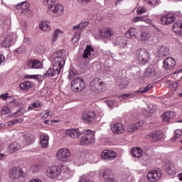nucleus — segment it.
I'll return each instance as SVG.
<instances>
[{"label":"nucleus","instance_id":"26","mask_svg":"<svg viewBox=\"0 0 182 182\" xmlns=\"http://www.w3.org/2000/svg\"><path fill=\"white\" fill-rule=\"evenodd\" d=\"M158 54L159 56H168L170 55V49L164 46H161L158 50Z\"/></svg>","mask_w":182,"mask_h":182},{"label":"nucleus","instance_id":"8","mask_svg":"<svg viewBox=\"0 0 182 182\" xmlns=\"http://www.w3.org/2000/svg\"><path fill=\"white\" fill-rule=\"evenodd\" d=\"M136 59H138L139 63L144 65L150 60V54L146 49H139L136 51Z\"/></svg>","mask_w":182,"mask_h":182},{"label":"nucleus","instance_id":"5","mask_svg":"<svg viewBox=\"0 0 182 182\" xmlns=\"http://www.w3.org/2000/svg\"><path fill=\"white\" fill-rule=\"evenodd\" d=\"M85 135L81 137L80 144L81 146H87L88 144H93L95 141V132L89 129L86 131Z\"/></svg>","mask_w":182,"mask_h":182},{"label":"nucleus","instance_id":"48","mask_svg":"<svg viewBox=\"0 0 182 182\" xmlns=\"http://www.w3.org/2000/svg\"><path fill=\"white\" fill-rule=\"evenodd\" d=\"M108 160H114L117 157V154L112 150L108 151Z\"/></svg>","mask_w":182,"mask_h":182},{"label":"nucleus","instance_id":"43","mask_svg":"<svg viewBox=\"0 0 182 182\" xmlns=\"http://www.w3.org/2000/svg\"><path fill=\"white\" fill-rule=\"evenodd\" d=\"M41 106H42V102H41L39 101H36V102L31 104L28 106V110H32V109H39V107H41Z\"/></svg>","mask_w":182,"mask_h":182},{"label":"nucleus","instance_id":"55","mask_svg":"<svg viewBox=\"0 0 182 182\" xmlns=\"http://www.w3.org/2000/svg\"><path fill=\"white\" fill-rule=\"evenodd\" d=\"M17 123H22V119L19 118L10 121L9 126H14V124H16Z\"/></svg>","mask_w":182,"mask_h":182},{"label":"nucleus","instance_id":"20","mask_svg":"<svg viewBox=\"0 0 182 182\" xmlns=\"http://www.w3.org/2000/svg\"><path fill=\"white\" fill-rule=\"evenodd\" d=\"M60 73V71L59 70H56L55 67L53 65V68H50L46 73H44V76L46 77H53L54 76H56V75H59Z\"/></svg>","mask_w":182,"mask_h":182},{"label":"nucleus","instance_id":"23","mask_svg":"<svg viewBox=\"0 0 182 182\" xmlns=\"http://www.w3.org/2000/svg\"><path fill=\"white\" fill-rule=\"evenodd\" d=\"M173 31L182 36V21H177L173 25Z\"/></svg>","mask_w":182,"mask_h":182},{"label":"nucleus","instance_id":"3","mask_svg":"<svg viewBox=\"0 0 182 182\" xmlns=\"http://www.w3.org/2000/svg\"><path fill=\"white\" fill-rule=\"evenodd\" d=\"M65 12V8L61 4L51 5L48 7V14L54 18L62 16Z\"/></svg>","mask_w":182,"mask_h":182},{"label":"nucleus","instance_id":"7","mask_svg":"<svg viewBox=\"0 0 182 182\" xmlns=\"http://www.w3.org/2000/svg\"><path fill=\"white\" fill-rule=\"evenodd\" d=\"M56 157L59 161H63V163L69 161L71 157L70 151L67 148H62L57 151Z\"/></svg>","mask_w":182,"mask_h":182},{"label":"nucleus","instance_id":"10","mask_svg":"<svg viewBox=\"0 0 182 182\" xmlns=\"http://www.w3.org/2000/svg\"><path fill=\"white\" fill-rule=\"evenodd\" d=\"M16 9L21 11L24 16H32V11L29 9V3L23 2L16 6Z\"/></svg>","mask_w":182,"mask_h":182},{"label":"nucleus","instance_id":"17","mask_svg":"<svg viewBox=\"0 0 182 182\" xmlns=\"http://www.w3.org/2000/svg\"><path fill=\"white\" fill-rule=\"evenodd\" d=\"M40 145L42 149H48L49 146V136L46 134H43L40 136Z\"/></svg>","mask_w":182,"mask_h":182},{"label":"nucleus","instance_id":"63","mask_svg":"<svg viewBox=\"0 0 182 182\" xmlns=\"http://www.w3.org/2000/svg\"><path fill=\"white\" fill-rule=\"evenodd\" d=\"M146 9L145 7H141L138 9V14L139 15H141V14H144V12H146Z\"/></svg>","mask_w":182,"mask_h":182},{"label":"nucleus","instance_id":"16","mask_svg":"<svg viewBox=\"0 0 182 182\" xmlns=\"http://www.w3.org/2000/svg\"><path fill=\"white\" fill-rule=\"evenodd\" d=\"M111 129L112 133H114L115 134H121V133L124 132V127L122 123H115L111 124Z\"/></svg>","mask_w":182,"mask_h":182},{"label":"nucleus","instance_id":"19","mask_svg":"<svg viewBox=\"0 0 182 182\" xmlns=\"http://www.w3.org/2000/svg\"><path fill=\"white\" fill-rule=\"evenodd\" d=\"M28 66L31 68V69H42V62L36 60H30L28 62Z\"/></svg>","mask_w":182,"mask_h":182},{"label":"nucleus","instance_id":"32","mask_svg":"<svg viewBox=\"0 0 182 182\" xmlns=\"http://www.w3.org/2000/svg\"><path fill=\"white\" fill-rule=\"evenodd\" d=\"M92 52H93V48L91 46L87 45L83 51L84 59H87L89 56H91Z\"/></svg>","mask_w":182,"mask_h":182},{"label":"nucleus","instance_id":"36","mask_svg":"<svg viewBox=\"0 0 182 182\" xmlns=\"http://www.w3.org/2000/svg\"><path fill=\"white\" fill-rule=\"evenodd\" d=\"M1 116H12V112H11V108L8 106H4L1 111Z\"/></svg>","mask_w":182,"mask_h":182},{"label":"nucleus","instance_id":"13","mask_svg":"<svg viewBox=\"0 0 182 182\" xmlns=\"http://www.w3.org/2000/svg\"><path fill=\"white\" fill-rule=\"evenodd\" d=\"M163 133L161 131H154L146 136L147 140H151V141H159L163 139Z\"/></svg>","mask_w":182,"mask_h":182},{"label":"nucleus","instance_id":"31","mask_svg":"<svg viewBox=\"0 0 182 182\" xmlns=\"http://www.w3.org/2000/svg\"><path fill=\"white\" fill-rule=\"evenodd\" d=\"M173 116H174V112L171 111L166 112L165 114L163 115V122H166V123H168L171 119H173Z\"/></svg>","mask_w":182,"mask_h":182},{"label":"nucleus","instance_id":"53","mask_svg":"<svg viewBox=\"0 0 182 182\" xmlns=\"http://www.w3.org/2000/svg\"><path fill=\"white\" fill-rule=\"evenodd\" d=\"M56 0H43V4L46 6H51L52 5H55Z\"/></svg>","mask_w":182,"mask_h":182},{"label":"nucleus","instance_id":"52","mask_svg":"<svg viewBox=\"0 0 182 182\" xmlns=\"http://www.w3.org/2000/svg\"><path fill=\"white\" fill-rule=\"evenodd\" d=\"M144 73L145 76H151L152 73H154V68L148 67Z\"/></svg>","mask_w":182,"mask_h":182},{"label":"nucleus","instance_id":"56","mask_svg":"<svg viewBox=\"0 0 182 182\" xmlns=\"http://www.w3.org/2000/svg\"><path fill=\"white\" fill-rule=\"evenodd\" d=\"M22 114H23L22 109L19 108L16 112L11 114V116H13V117H19V116H22Z\"/></svg>","mask_w":182,"mask_h":182},{"label":"nucleus","instance_id":"47","mask_svg":"<svg viewBox=\"0 0 182 182\" xmlns=\"http://www.w3.org/2000/svg\"><path fill=\"white\" fill-rule=\"evenodd\" d=\"M182 136V132L180 129H177L175 132H174V136L172 138V141H176V140L177 139H180V137H181Z\"/></svg>","mask_w":182,"mask_h":182},{"label":"nucleus","instance_id":"2","mask_svg":"<svg viewBox=\"0 0 182 182\" xmlns=\"http://www.w3.org/2000/svg\"><path fill=\"white\" fill-rule=\"evenodd\" d=\"M85 86L86 84L85 83V80L80 77H75L71 82V89L73 92H75V93L85 90Z\"/></svg>","mask_w":182,"mask_h":182},{"label":"nucleus","instance_id":"35","mask_svg":"<svg viewBox=\"0 0 182 182\" xmlns=\"http://www.w3.org/2000/svg\"><path fill=\"white\" fill-rule=\"evenodd\" d=\"M35 141V137L33 135L31 134H28L24 135V142L26 143L27 145L32 144Z\"/></svg>","mask_w":182,"mask_h":182},{"label":"nucleus","instance_id":"12","mask_svg":"<svg viewBox=\"0 0 182 182\" xmlns=\"http://www.w3.org/2000/svg\"><path fill=\"white\" fill-rule=\"evenodd\" d=\"M82 119L85 123H92L96 119V113L93 111H85L82 113Z\"/></svg>","mask_w":182,"mask_h":182},{"label":"nucleus","instance_id":"22","mask_svg":"<svg viewBox=\"0 0 182 182\" xmlns=\"http://www.w3.org/2000/svg\"><path fill=\"white\" fill-rule=\"evenodd\" d=\"M65 134L67 136H70L71 139H78V137H80V131L79 129H68Z\"/></svg>","mask_w":182,"mask_h":182},{"label":"nucleus","instance_id":"25","mask_svg":"<svg viewBox=\"0 0 182 182\" xmlns=\"http://www.w3.org/2000/svg\"><path fill=\"white\" fill-rule=\"evenodd\" d=\"M139 35V31L136 28L132 27L126 33L127 38H132V39L137 38V36Z\"/></svg>","mask_w":182,"mask_h":182},{"label":"nucleus","instance_id":"30","mask_svg":"<svg viewBox=\"0 0 182 182\" xmlns=\"http://www.w3.org/2000/svg\"><path fill=\"white\" fill-rule=\"evenodd\" d=\"M131 153L133 157L139 159V157L143 155V150L140 148H133Z\"/></svg>","mask_w":182,"mask_h":182},{"label":"nucleus","instance_id":"60","mask_svg":"<svg viewBox=\"0 0 182 182\" xmlns=\"http://www.w3.org/2000/svg\"><path fill=\"white\" fill-rule=\"evenodd\" d=\"M128 85H129V81L123 80L119 85V87L120 89H124V87H127Z\"/></svg>","mask_w":182,"mask_h":182},{"label":"nucleus","instance_id":"29","mask_svg":"<svg viewBox=\"0 0 182 182\" xmlns=\"http://www.w3.org/2000/svg\"><path fill=\"white\" fill-rule=\"evenodd\" d=\"M13 41L14 37H12V36H7L2 41V46H4V48H9Z\"/></svg>","mask_w":182,"mask_h":182},{"label":"nucleus","instance_id":"27","mask_svg":"<svg viewBox=\"0 0 182 182\" xmlns=\"http://www.w3.org/2000/svg\"><path fill=\"white\" fill-rule=\"evenodd\" d=\"M154 112H156V107H154L153 105H151L147 107V109L144 110V114L146 117H151V115L153 113H154Z\"/></svg>","mask_w":182,"mask_h":182},{"label":"nucleus","instance_id":"49","mask_svg":"<svg viewBox=\"0 0 182 182\" xmlns=\"http://www.w3.org/2000/svg\"><path fill=\"white\" fill-rule=\"evenodd\" d=\"M146 4L151 5L152 6H157L160 4L159 0H144Z\"/></svg>","mask_w":182,"mask_h":182},{"label":"nucleus","instance_id":"64","mask_svg":"<svg viewBox=\"0 0 182 182\" xmlns=\"http://www.w3.org/2000/svg\"><path fill=\"white\" fill-rule=\"evenodd\" d=\"M171 87H172V90H177V89H178V83H177V82H173V83L171 85Z\"/></svg>","mask_w":182,"mask_h":182},{"label":"nucleus","instance_id":"41","mask_svg":"<svg viewBox=\"0 0 182 182\" xmlns=\"http://www.w3.org/2000/svg\"><path fill=\"white\" fill-rule=\"evenodd\" d=\"M87 25H89V21H84L80 24L74 26L73 27V31H77L78 29H85V28H86V26H87Z\"/></svg>","mask_w":182,"mask_h":182},{"label":"nucleus","instance_id":"50","mask_svg":"<svg viewBox=\"0 0 182 182\" xmlns=\"http://www.w3.org/2000/svg\"><path fill=\"white\" fill-rule=\"evenodd\" d=\"M75 75H77V73H76V70L71 68L68 73V79H73Z\"/></svg>","mask_w":182,"mask_h":182},{"label":"nucleus","instance_id":"58","mask_svg":"<svg viewBox=\"0 0 182 182\" xmlns=\"http://www.w3.org/2000/svg\"><path fill=\"white\" fill-rule=\"evenodd\" d=\"M141 21L146 22V23H151V19L149 18V17L146 16H141Z\"/></svg>","mask_w":182,"mask_h":182},{"label":"nucleus","instance_id":"18","mask_svg":"<svg viewBox=\"0 0 182 182\" xmlns=\"http://www.w3.org/2000/svg\"><path fill=\"white\" fill-rule=\"evenodd\" d=\"M100 35L102 38L109 39V38L113 36L114 33L112 28H102L100 32Z\"/></svg>","mask_w":182,"mask_h":182},{"label":"nucleus","instance_id":"51","mask_svg":"<svg viewBox=\"0 0 182 182\" xmlns=\"http://www.w3.org/2000/svg\"><path fill=\"white\" fill-rule=\"evenodd\" d=\"M101 159L109 160V149H105L101 154Z\"/></svg>","mask_w":182,"mask_h":182},{"label":"nucleus","instance_id":"42","mask_svg":"<svg viewBox=\"0 0 182 182\" xmlns=\"http://www.w3.org/2000/svg\"><path fill=\"white\" fill-rule=\"evenodd\" d=\"M49 116H53V112L50 110H44L40 114V117H41V119H48Z\"/></svg>","mask_w":182,"mask_h":182},{"label":"nucleus","instance_id":"11","mask_svg":"<svg viewBox=\"0 0 182 182\" xmlns=\"http://www.w3.org/2000/svg\"><path fill=\"white\" fill-rule=\"evenodd\" d=\"M161 171H151L147 174V180L151 182H156L161 177Z\"/></svg>","mask_w":182,"mask_h":182},{"label":"nucleus","instance_id":"1","mask_svg":"<svg viewBox=\"0 0 182 182\" xmlns=\"http://www.w3.org/2000/svg\"><path fill=\"white\" fill-rule=\"evenodd\" d=\"M53 66L55 70H58L60 72L62 70V68L65 66V59L63 58V51L62 50H57L53 54Z\"/></svg>","mask_w":182,"mask_h":182},{"label":"nucleus","instance_id":"24","mask_svg":"<svg viewBox=\"0 0 182 182\" xmlns=\"http://www.w3.org/2000/svg\"><path fill=\"white\" fill-rule=\"evenodd\" d=\"M143 126V122H138L134 124H130L127 127L128 133H133V132H136L138 129H140Z\"/></svg>","mask_w":182,"mask_h":182},{"label":"nucleus","instance_id":"14","mask_svg":"<svg viewBox=\"0 0 182 182\" xmlns=\"http://www.w3.org/2000/svg\"><path fill=\"white\" fill-rule=\"evenodd\" d=\"M162 25H170L176 21V16L173 14H169L162 16L161 18Z\"/></svg>","mask_w":182,"mask_h":182},{"label":"nucleus","instance_id":"38","mask_svg":"<svg viewBox=\"0 0 182 182\" xmlns=\"http://www.w3.org/2000/svg\"><path fill=\"white\" fill-rule=\"evenodd\" d=\"M62 33H63V31H62L59 28L55 29L53 34V38L51 40V43H55V42H56V41H58V38H59V34L62 35Z\"/></svg>","mask_w":182,"mask_h":182},{"label":"nucleus","instance_id":"62","mask_svg":"<svg viewBox=\"0 0 182 182\" xmlns=\"http://www.w3.org/2000/svg\"><path fill=\"white\" fill-rule=\"evenodd\" d=\"M141 21V16H136L132 19V23H137V22H140Z\"/></svg>","mask_w":182,"mask_h":182},{"label":"nucleus","instance_id":"45","mask_svg":"<svg viewBox=\"0 0 182 182\" xmlns=\"http://www.w3.org/2000/svg\"><path fill=\"white\" fill-rule=\"evenodd\" d=\"M111 175H112V170L110 169L105 170L103 173H102V172L100 173V176H103L105 181L106 180H107V178H110V177L109 176Z\"/></svg>","mask_w":182,"mask_h":182},{"label":"nucleus","instance_id":"9","mask_svg":"<svg viewBox=\"0 0 182 182\" xmlns=\"http://www.w3.org/2000/svg\"><path fill=\"white\" fill-rule=\"evenodd\" d=\"M90 87L94 92H105L106 90V85L99 78H95L90 82Z\"/></svg>","mask_w":182,"mask_h":182},{"label":"nucleus","instance_id":"39","mask_svg":"<svg viewBox=\"0 0 182 182\" xmlns=\"http://www.w3.org/2000/svg\"><path fill=\"white\" fill-rule=\"evenodd\" d=\"M33 83L29 82V81H26L24 82H21L20 84V88L22 89L23 90H29V89H31L33 86Z\"/></svg>","mask_w":182,"mask_h":182},{"label":"nucleus","instance_id":"54","mask_svg":"<svg viewBox=\"0 0 182 182\" xmlns=\"http://www.w3.org/2000/svg\"><path fill=\"white\" fill-rule=\"evenodd\" d=\"M104 55H106L107 56H111V58H112V59L116 58V55L114 54V53H112V51L110 50H105L103 51Z\"/></svg>","mask_w":182,"mask_h":182},{"label":"nucleus","instance_id":"46","mask_svg":"<svg viewBox=\"0 0 182 182\" xmlns=\"http://www.w3.org/2000/svg\"><path fill=\"white\" fill-rule=\"evenodd\" d=\"M140 39L142 42H146L150 39V34H149V33L142 32L140 36Z\"/></svg>","mask_w":182,"mask_h":182},{"label":"nucleus","instance_id":"40","mask_svg":"<svg viewBox=\"0 0 182 182\" xmlns=\"http://www.w3.org/2000/svg\"><path fill=\"white\" fill-rule=\"evenodd\" d=\"M127 56H129V53L127 52L119 53L118 55H115L114 60H116V62H122V60H124Z\"/></svg>","mask_w":182,"mask_h":182},{"label":"nucleus","instance_id":"21","mask_svg":"<svg viewBox=\"0 0 182 182\" xmlns=\"http://www.w3.org/2000/svg\"><path fill=\"white\" fill-rule=\"evenodd\" d=\"M39 28L44 32H50V21L48 20L41 21L39 23Z\"/></svg>","mask_w":182,"mask_h":182},{"label":"nucleus","instance_id":"37","mask_svg":"<svg viewBox=\"0 0 182 182\" xmlns=\"http://www.w3.org/2000/svg\"><path fill=\"white\" fill-rule=\"evenodd\" d=\"M116 44L118 45V46H120V48H126L127 42L126 41V39H124V38L118 37L116 39Z\"/></svg>","mask_w":182,"mask_h":182},{"label":"nucleus","instance_id":"61","mask_svg":"<svg viewBox=\"0 0 182 182\" xmlns=\"http://www.w3.org/2000/svg\"><path fill=\"white\" fill-rule=\"evenodd\" d=\"M26 49V47H25V46H21V47L16 49V52L17 53L22 54L23 53V52H25Z\"/></svg>","mask_w":182,"mask_h":182},{"label":"nucleus","instance_id":"59","mask_svg":"<svg viewBox=\"0 0 182 182\" xmlns=\"http://www.w3.org/2000/svg\"><path fill=\"white\" fill-rule=\"evenodd\" d=\"M135 95L132 93V94H124L122 96H119V97H123V99H132L134 97Z\"/></svg>","mask_w":182,"mask_h":182},{"label":"nucleus","instance_id":"4","mask_svg":"<svg viewBox=\"0 0 182 182\" xmlns=\"http://www.w3.org/2000/svg\"><path fill=\"white\" fill-rule=\"evenodd\" d=\"M62 174V168L58 166H50L47 168L46 175L49 178H56Z\"/></svg>","mask_w":182,"mask_h":182},{"label":"nucleus","instance_id":"34","mask_svg":"<svg viewBox=\"0 0 182 182\" xmlns=\"http://www.w3.org/2000/svg\"><path fill=\"white\" fill-rule=\"evenodd\" d=\"M152 88L153 85H151V84H149L146 87H142L138 90L135 91V93H149V92H150V90H151Z\"/></svg>","mask_w":182,"mask_h":182},{"label":"nucleus","instance_id":"15","mask_svg":"<svg viewBox=\"0 0 182 182\" xmlns=\"http://www.w3.org/2000/svg\"><path fill=\"white\" fill-rule=\"evenodd\" d=\"M163 63L164 68L168 70H170L171 69H173L174 66H176V60L171 57H168L164 60Z\"/></svg>","mask_w":182,"mask_h":182},{"label":"nucleus","instance_id":"57","mask_svg":"<svg viewBox=\"0 0 182 182\" xmlns=\"http://www.w3.org/2000/svg\"><path fill=\"white\" fill-rule=\"evenodd\" d=\"M31 170H32V171H33V173H38V171H39V170H41V166L34 164V165L31 166Z\"/></svg>","mask_w":182,"mask_h":182},{"label":"nucleus","instance_id":"28","mask_svg":"<svg viewBox=\"0 0 182 182\" xmlns=\"http://www.w3.org/2000/svg\"><path fill=\"white\" fill-rule=\"evenodd\" d=\"M21 149V145L18 142H13L8 146L10 153H16Z\"/></svg>","mask_w":182,"mask_h":182},{"label":"nucleus","instance_id":"44","mask_svg":"<svg viewBox=\"0 0 182 182\" xmlns=\"http://www.w3.org/2000/svg\"><path fill=\"white\" fill-rule=\"evenodd\" d=\"M80 39V31H77V32L75 33V35L73 36L71 41L73 43H77Z\"/></svg>","mask_w":182,"mask_h":182},{"label":"nucleus","instance_id":"6","mask_svg":"<svg viewBox=\"0 0 182 182\" xmlns=\"http://www.w3.org/2000/svg\"><path fill=\"white\" fill-rule=\"evenodd\" d=\"M25 176H26V173L19 166L12 167L9 173V177L12 180H18L20 177H25Z\"/></svg>","mask_w":182,"mask_h":182},{"label":"nucleus","instance_id":"33","mask_svg":"<svg viewBox=\"0 0 182 182\" xmlns=\"http://www.w3.org/2000/svg\"><path fill=\"white\" fill-rule=\"evenodd\" d=\"M166 171L169 174L170 176H176V167H174V165L173 164H168L166 167Z\"/></svg>","mask_w":182,"mask_h":182}]
</instances>
